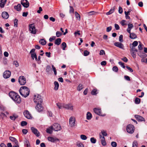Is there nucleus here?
I'll return each mask as SVG.
<instances>
[{
  "label": "nucleus",
  "instance_id": "nucleus-14",
  "mask_svg": "<svg viewBox=\"0 0 147 147\" xmlns=\"http://www.w3.org/2000/svg\"><path fill=\"white\" fill-rule=\"evenodd\" d=\"M31 129L32 133L34 134L37 137H38L40 136V134L36 128L33 127L31 128Z\"/></svg>",
  "mask_w": 147,
  "mask_h": 147
},
{
  "label": "nucleus",
  "instance_id": "nucleus-38",
  "mask_svg": "<svg viewBox=\"0 0 147 147\" xmlns=\"http://www.w3.org/2000/svg\"><path fill=\"white\" fill-rule=\"evenodd\" d=\"M75 16L76 18L78 20H80V16L76 11L75 12Z\"/></svg>",
  "mask_w": 147,
  "mask_h": 147
},
{
  "label": "nucleus",
  "instance_id": "nucleus-42",
  "mask_svg": "<svg viewBox=\"0 0 147 147\" xmlns=\"http://www.w3.org/2000/svg\"><path fill=\"white\" fill-rule=\"evenodd\" d=\"M83 88V86L81 84H80L77 87V90L78 91H80Z\"/></svg>",
  "mask_w": 147,
  "mask_h": 147
},
{
  "label": "nucleus",
  "instance_id": "nucleus-48",
  "mask_svg": "<svg viewBox=\"0 0 147 147\" xmlns=\"http://www.w3.org/2000/svg\"><path fill=\"white\" fill-rule=\"evenodd\" d=\"M120 23L122 26L127 25V23H126V21L124 20H122L120 22Z\"/></svg>",
  "mask_w": 147,
  "mask_h": 147
},
{
  "label": "nucleus",
  "instance_id": "nucleus-1",
  "mask_svg": "<svg viewBox=\"0 0 147 147\" xmlns=\"http://www.w3.org/2000/svg\"><path fill=\"white\" fill-rule=\"evenodd\" d=\"M30 92V90L28 88L25 86L21 87L19 90L20 94L24 98H26L29 95Z\"/></svg>",
  "mask_w": 147,
  "mask_h": 147
},
{
  "label": "nucleus",
  "instance_id": "nucleus-49",
  "mask_svg": "<svg viewBox=\"0 0 147 147\" xmlns=\"http://www.w3.org/2000/svg\"><path fill=\"white\" fill-rule=\"evenodd\" d=\"M140 102V99L138 98H136L135 100V102L136 104H139Z\"/></svg>",
  "mask_w": 147,
  "mask_h": 147
},
{
  "label": "nucleus",
  "instance_id": "nucleus-6",
  "mask_svg": "<svg viewBox=\"0 0 147 147\" xmlns=\"http://www.w3.org/2000/svg\"><path fill=\"white\" fill-rule=\"evenodd\" d=\"M134 126L131 124L129 125L127 127V132L130 134H132L134 131Z\"/></svg>",
  "mask_w": 147,
  "mask_h": 147
},
{
  "label": "nucleus",
  "instance_id": "nucleus-30",
  "mask_svg": "<svg viewBox=\"0 0 147 147\" xmlns=\"http://www.w3.org/2000/svg\"><path fill=\"white\" fill-rule=\"evenodd\" d=\"M54 84L55 85L54 89L55 90H57L59 86V85L58 82L57 81L54 82Z\"/></svg>",
  "mask_w": 147,
  "mask_h": 147
},
{
  "label": "nucleus",
  "instance_id": "nucleus-59",
  "mask_svg": "<svg viewBox=\"0 0 147 147\" xmlns=\"http://www.w3.org/2000/svg\"><path fill=\"white\" fill-rule=\"evenodd\" d=\"M133 46L136 47L138 45V42L137 41H134L132 44Z\"/></svg>",
  "mask_w": 147,
  "mask_h": 147
},
{
  "label": "nucleus",
  "instance_id": "nucleus-22",
  "mask_svg": "<svg viewBox=\"0 0 147 147\" xmlns=\"http://www.w3.org/2000/svg\"><path fill=\"white\" fill-rule=\"evenodd\" d=\"M2 16L3 18L7 19L9 17V15L7 12L4 11L2 13Z\"/></svg>",
  "mask_w": 147,
  "mask_h": 147
},
{
  "label": "nucleus",
  "instance_id": "nucleus-3",
  "mask_svg": "<svg viewBox=\"0 0 147 147\" xmlns=\"http://www.w3.org/2000/svg\"><path fill=\"white\" fill-rule=\"evenodd\" d=\"M9 96L16 102L20 103L21 102V99L18 94L14 92H11L9 93Z\"/></svg>",
  "mask_w": 147,
  "mask_h": 147
},
{
  "label": "nucleus",
  "instance_id": "nucleus-36",
  "mask_svg": "<svg viewBox=\"0 0 147 147\" xmlns=\"http://www.w3.org/2000/svg\"><path fill=\"white\" fill-rule=\"evenodd\" d=\"M115 7H113L111 9L110 11L106 13V15H109L111 13H112L115 10Z\"/></svg>",
  "mask_w": 147,
  "mask_h": 147
},
{
  "label": "nucleus",
  "instance_id": "nucleus-46",
  "mask_svg": "<svg viewBox=\"0 0 147 147\" xmlns=\"http://www.w3.org/2000/svg\"><path fill=\"white\" fill-rule=\"evenodd\" d=\"M80 138L82 140H85L87 138V137L85 135L83 134L80 135Z\"/></svg>",
  "mask_w": 147,
  "mask_h": 147
},
{
  "label": "nucleus",
  "instance_id": "nucleus-61",
  "mask_svg": "<svg viewBox=\"0 0 147 147\" xmlns=\"http://www.w3.org/2000/svg\"><path fill=\"white\" fill-rule=\"evenodd\" d=\"M123 35H121L119 36V41L120 42H122L123 41Z\"/></svg>",
  "mask_w": 147,
  "mask_h": 147
},
{
  "label": "nucleus",
  "instance_id": "nucleus-44",
  "mask_svg": "<svg viewBox=\"0 0 147 147\" xmlns=\"http://www.w3.org/2000/svg\"><path fill=\"white\" fill-rule=\"evenodd\" d=\"M18 117V116H15L14 115H13L12 116H10V118L11 119L13 120H15L16 118Z\"/></svg>",
  "mask_w": 147,
  "mask_h": 147
},
{
  "label": "nucleus",
  "instance_id": "nucleus-9",
  "mask_svg": "<svg viewBox=\"0 0 147 147\" xmlns=\"http://www.w3.org/2000/svg\"><path fill=\"white\" fill-rule=\"evenodd\" d=\"M94 112L96 114L102 116H105V114H102L101 112V110L100 109L96 108H94L93 109Z\"/></svg>",
  "mask_w": 147,
  "mask_h": 147
},
{
  "label": "nucleus",
  "instance_id": "nucleus-47",
  "mask_svg": "<svg viewBox=\"0 0 147 147\" xmlns=\"http://www.w3.org/2000/svg\"><path fill=\"white\" fill-rule=\"evenodd\" d=\"M52 68L54 72L55 75H56L57 74V72L56 69L55 67L53 65H52Z\"/></svg>",
  "mask_w": 147,
  "mask_h": 147
},
{
  "label": "nucleus",
  "instance_id": "nucleus-45",
  "mask_svg": "<svg viewBox=\"0 0 147 147\" xmlns=\"http://www.w3.org/2000/svg\"><path fill=\"white\" fill-rule=\"evenodd\" d=\"M97 90L95 89H94L93 90L91 91V93L92 95H95L97 94Z\"/></svg>",
  "mask_w": 147,
  "mask_h": 147
},
{
  "label": "nucleus",
  "instance_id": "nucleus-16",
  "mask_svg": "<svg viewBox=\"0 0 147 147\" xmlns=\"http://www.w3.org/2000/svg\"><path fill=\"white\" fill-rule=\"evenodd\" d=\"M41 103L36 104L37 105L35 107L36 109L38 112L42 111L43 109V107L41 105Z\"/></svg>",
  "mask_w": 147,
  "mask_h": 147
},
{
  "label": "nucleus",
  "instance_id": "nucleus-23",
  "mask_svg": "<svg viewBox=\"0 0 147 147\" xmlns=\"http://www.w3.org/2000/svg\"><path fill=\"white\" fill-rule=\"evenodd\" d=\"M128 28L127 31L129 33H130L131 29L134 27V26L132 24L129 23L128 24Z\"/></svg>",
  "mask_w": 147,
  "mask_h": 147
},
{
  "label": "nucleus",
  "instance_id": "nucleus-62",
  "mask_svg": "<svg viewBox=\"0 0 147 147\" xmlns=\"http://www.w3.org/2000/svg\"><path fill=\"white\" fill-rule=\"evenodd\" d=\"M139 42L140 43V44L138 46V49L141 50L142 49V44L140 42Z\"/></svg>",
  "mask_w": 147,
  "mask_h": 147
},
{
  "label": "nucleus",
  "instance_id": "nucleus-40",
  "mask_svg": "<svg viewBox=\"0 0 147 147\" xmlns=\"http://www.w3.org/2000/svg\"><path fill=\"white\" fill-rule=\"evenodd\" d=\"M62 48L63 50H65V48L66 47V44L65 42H63L62 43Z\"/></svg>",
  "mask_w": 147,
  "mask_h": 147
},
{
  "label": "nucleus",
  "instance_id": "nucleus-51",
  "mask_svg": "<svg viewBox=\"0 0 147 147\" xmlns=\"http://www.w3.org/2000/svg\"><path fill=\"white\" fill-rule=\"evenodd\" d=\"M62 33L60 32L57 31L56 32V35L57 37H59L62 35Z\"/></svg>",
  "mask_w": 147,
  "mask_h": 147
},
{
  "label": "nucleus",
  "instance_id": "nucleus-56",
  "mask_svg": "<svg viewBox=\"0 0 147 147\" xmlns=\"http://www.w3.org/2000/svg\"><path fill=\"white\" fill-rule=\"evenodd\" d=\"M132 147H137V143L136 141H134L133 142Z\"/></svg>",
  "mask_w": 147,
  "mask_h": 147
},
{
  "label": "nucleus",
  "instance_id": "nucleus-10",
  "mask_svg": "<svg viewBox=\"0 0 147 147\" xmlns=\"http://www.w3.org/2000/svg\"><path fill=\"white\" fill-rule=\"evenodd\" d=\"M63 108L68 110H73L74 108V106L71 103L64 104V105H63Z\"/></svg>",
  "mask_w": 147,
  "mask_h": 147
},
{
  "label": "nucleus",
  "instance_id": "nucleus-35",
  "mask_svg": "<svg viewBox=\"0 0 147 147\" xmlns=\"http://www.w3.org/2000/svg\"><path fill=\"white\" fill-rule=\"evenodd\" d=\"M92 117V114L90 112H88L86 114V118L88 120H89L91 119Z\"/></svg>",
  "mask_w": 147,
  "mask_h": 147
},
{
  "label": "nucleus",
  "instance_id": "nucleus-55",
  "mask_svg": "<svg viewBox=\"0 0 147 147\" xmlns=\"http://www.w3.org/2000/svg\"><path fill=\"white\" fill-rule=\"evenodd\" d=\"M89 52L86 50L84 52V56H87L89 54Z\"/></svg>",
  "mask_w": 147,
  "mask_h": 147
},
{
  "label": "nucleus",
  "instance_id": "nucleus-17",
  "mask_svg": "<svg viewBox=\"0 0 147 147\" xmlns=\"http://www.w3.org/2000/svg\"><path fill=\"white\" fill-rule=\"evenodd\" d=\"M47 139L48 141L52 142H54L57 141H59V139L56 137H48Z\"/></svg>",
  "mask_w": 147,
  "mask_h": 147
},
{
  "label": "nucleus",
  "instance_id": "nucleus-2",
  "mask_svg": "<svg viewBox=\"0 0 147 147\" xmlns=\"http://www.w3.org/2000/svg\"><path fill=\"white\" fill-rule=\"evenodd\" d=\"M9 96L16 102L20 103L21 102V99L18 94L14 92H11L9 93Z\"/></svg>",
  "mask_w": 147,
  "mask_h": 147
},
{
  "label": "nucleus",
  "instance_id": "nucleus-52",
  "mask_svg": "<svg viewBox=\"0 0 147 147\" xmlns=\"http://www.w3.org/2000/svg\"><path fill=\"white\" fill-rule=\"evenodd\" d=\"M27 122L25 121H22L21 123V125L22 126H24L27 125Z\"/></svg>",
  "mask_w": 147,
  "mask_h": 147
},
{
  "label": "nucleus",
  "instance_id": "nucleus-60",
  "mask_svg": "<svg viewBox=\"0 0 147 147\" xmlns=\"http://www.w3.org/2000/svg\"><path fill=\"white\" fill-rule=\"evenodd\" d=\"M95 12L93 11H90L89 12H88L87 13L88 15L89 16H91L92 15H93L95 14Z\"/></svg>",
  "mask_w": 147,
  "mask_h": 147
},
{
  "label": "nucleus",
  "instance_id": "nucleus-54",
  "mask_svg": "<svg viewBox=\"0 0 147 147\" xmlns=\"http://www.w3.org/2000/svg\"><path fill=\"white\" fill-rule=\"evenodd\" d=\"M113 71H115L117 72L118 70V67L116 66H114L112 68Z\"/></svg>",
  "mask_w": 147,
  "mask_h": 147
},
{
  "label": "nucleus",
  "instance_id": "nucleus-5",
  "mask_svg": "<svg viewBox=\"0 0 147 147\" xmlns=\"http://www.w3.org/2000/svg\"><path fill=\"white\" fill-rule=\"evenodd\" d=\"M34 100L36 104L42 103V97L38 94H37L34 96Z\"/></svg>",
  "mask_w": 147,
  "mask_h": 147
},
{
  "label": "nucleus",
  "instance_id": "nucleus-58",
  "mask_svg": "<svg viewBox=\"0 0 147 147\" xmlns=\"http://www.w3.org/2000/svg\"><path fill=\"white\" fill-rule=\"evenodd\" d=\"M119 64L121 65V67L123 68H125V66L124 65V63L121 61H119L118 63Z\"/></svg>",
  "mask_w": 147,
  "mask_h": 147
},
{
  "label": "nucleus",
  "instance_id": "nucleus-37",
  "mask_svg": "<svg viewBox=\"0 0 147 147\" xmlns=\"http://www.w3.org/2000/svg\"><path fill=\"white\" fill-rule=\"evenodd\" d=\"M103 146H105L106 145V143L105 141V137H103L102 139L100 140Z\"/></svg>",
  "mask_w": 147,
  "mask_h": 147
},
{
  "label": "nucleus",
  "instance_id": "nucleus-24",
  "mask_svg": "<svg viewBox=\"0 0 147 147\" xmlns=\"http://www.w3.org/2000/svg\"><path fill=\"white\" fill-rule=\"evenodd\" d=\"M46 71L47 72L50 74L52 71L51 67L50 65H47L46 67Z\"/></svg>",
  "mask_w": 147,
  "mask_h": 147
},
{
  "label": "nucleus",
  "instance_id": "nucleus-53",
  "mask_svg": "<svg viewBox=\"0 0 147 147\" xmlns=\"http://www.w3.org/2000/svg\"><path fill=\"white\" fill-rule=\"evenodd\" d=\"M77 145L78 147H84L83 144L81 142L78 143Z\"/></svg>",
  "mask_w": 147,
  "mask_h": 147
},
{
  "label": "nucleus",
  "instance_id": "nucleus-39",
  "mask_svg": "<svg viewBox=\"0 0 147 147\" xmlns=\"http://www.w3.org/2000/svg\"><path fill=\"white\" fill-rule=\"evenodd\" d=\"M131 53L132 57L134 58H135L136 57V51H130Z\"/></svg>",
  "mask_w": 147,
  "mask_h": 147
},
{
  "label": "nucleus",
  "instance_id": "nucleus-50",
  "mask_svg": "<svg viewBox=\"0 0 147 147\" xmlns=\"http://www.w3.org/2000/svg\"><path fill=\"white\" fill-rule=\"evenodd\" d=\"M111 144L113 147H116L117 146V144L115 142H112Z\"/></svg>",
  "mask_w": 147,
  "mask_h": 147
},
{
  "label": "nucleus",
  "instance_id": "nucleus-28",
  "mask_svg": "<svg viewBox=\"0 0 147 147\" xmlns=\"http://www.w3.org/2000/svg\"><path fill=\"white\" fill-rule=\"evenodd\" d=\"M7 1L6 0H1L0 3V7L3 8Z\"/></svg>",
  "mask_w": 147,
  "mask_h": 147
},
{
  "label": "nucleus",
  "instance_id": "nucleus-11",
  "mask_svg": "<svg viewBox=\"0 0 147 147\" xmlns=\"http://www.w3.org/2000/svg\"><path fill=\"white\" fill-rule=\"evenodd\" d=\"M11 75V72L9 70L5 71L3 74V76L5 79L9 78Z\"/></svg>",
  "mask_w": 147,
  "mask_h": 147
},
{
  "label": "nucleus",
  "instance_id": "nucleus-34",
  "mask_svg": "<svg viewBox=\"0 0 147 147\" xmlns=\"http://www.w3.org/2000/svg\"><path fill=\"white\" fill-rule=\"evenodd\" d=\"M24 146L26 147H30L29 141L26 140L24 141Z\"/></svg>",
  "mask_w": 147,
  "mask_h": 147
},
{
  "label": "nucleus",
  "instance_id": "nucleus-32",
  "mask_svg": "<svg viewBox=\"0 0 147 147\" xmlns=\"http://www.w3.org/2000/svg\"><path fill=\"white\" fill-rule=\"evenodd\" d=\"M56 105L59 109H61L63 108L64 103L58 102L56 104Z\"/></svg>",
  "mask_w": 147,
  "mask_h": 147
},
{
  "label": "nucleus",
  "instance_id": "nucleus-20",
  "mask_svg": "<svg viewBox=\"0 0 147 147\" xmlns=\"http://www.w3.org/2000/svg\"><path fill=\"white\" fill-rule=\"evenodd\" d=\"M134 117L138 121H145L144 119L142 116L138 115H135Z\"/></svg>",
  "mask_w": 147,
  "mask_h": 147
},
{
  "label": "nucleus",
  "instance_id": "nucleus-27",
  "mask_svg": "<svg viewBox=\"0 0 147 147\" xmlns=\"http://www.w3.org/2000/svg\"><path fill=\"white\" fill-rule=\"evenodd\" d=\"M129 37L132 39H134L137 38L136 35L134 33H131L130 32Z\"/></svg>",
  "mask_w": 147,
  "mask_h": 147
},
{
  "label": "nucleus",
  "instance_id": "nucleus-57",
  "mask_svg": "<svg viewBox=\"0 0 147 147\" xmlns=\"http://www.w3.org/2000/svg\"><path fill=\"white\" fill-rule=\"evenodd\" d=\"M18 20L16 19H15L14 22V26L16 27H17L18 26Z\"/></svg>",
  "mask_w": 147,
  "mask_h": 147
},
{
  "label": "nucleus",
  "instance_id": "nucleus-33",
  "mask_svg": "<svg viewBox=\"0 0 147 147\" xmlns=\"http://www.w3.org/2000/svg\"><path fill=\"white\" fill-rule=\"evenodd\" d=\"M21 5L20 4H18L17 5L14 6V8L17 11H19L21 10Z\"/></svg>",
  "mask_w": 147,
  "mask_h": 147
},
{
  "label": "nucleus",
  "instance_id": "nucleus-64",
  "mask_svg": "<svg viewBox=\"0 0 147 147\" xmlns=\"http://www.w3.org/2000/svg\"><path fill=\"white\" fill-rule=\"evenodd\" d=\"M112 29V27L111 26H110L108 27L107 28L106 31L107 32H109Z\"/></svg>",
  "mask_w": 147,
  "mask_h": 147
},
{
  "label": "nucleus",
  "instance_id": "nucleus-8",
  "mask_svg": "<svg viewBox=\"0 0 147 147\" xmlns=\"http://www.w3.org/2000/svg\"><path fill=\"white\" fill-rule=\"evenodd\" d=\"M18 82L21 85H24L26 82V79L24 76H21L19 78Z\"/></svg>",
  "mask_w": 147,
  "mask_h": 147
},
{
  "label": "nucleus",
  "instance_id": "nucleus-43",
  "mask_svg": "<svg viewBox=\"0 0 147 147\" xmlns=\"http://www.w3.org/2000/svg\"><path fill=\"white\" fill-rule=\"evenodd\" d=\"M90 141L93 144H95L96 142V140L94 137H92L90 138Z\"/></svg>",
  "mask_w": 147,
  "mask_h": 147
},
{
  "label": "nucleus",
  "instance_id": "nucleus-7",
  "mask_svg": "<svg viewBox=\"0 0 147 147\" xmlns=\"http://www.w3.org/2000/svg\"><path fill=\"white\" fill-rule=\"evenodd\" d=\"M29 31L30 33L32 34H35L36 31L35 27L34 24H30L29 25Z\"/></svg>",
  "mask_w": 147,
  "mask_h": 147
},
{
  "label": "nucleus",
  "instance_id": "nucleus-19",
  "mask_svg": "<svg viewBox=\"0 0 147 147\" xmlns=\"http://www.w3.org/2000/svg\"><path fill=\"white\" fill-rule=\"evenodd\" d=\"M24 114L25 117L28 119H30L32 118L31 114H30L29 111L27 110L24 112Z\"/></svg>",
  "mask_w": 147,
  "mask_h": 147
},
{
  "label": "nucleus",
  "instance_id": "nucleus-18",
  "mask_svg": "<svg viewBox=\"0 0 147 147\" xmlns=\"http://www.w3.org/2000/svg\"><path fill=\"white\" fill-rule=\"evenodd\" d=\"M114 45L117 47L122 49H124V45L121 42H116L114 43Z\"/></svg>",
  "mask_w": 147,
  "mask_h": 147
},
{
  "label": "nucleus",
  "instance_id": "nucleus-25",
  "mask_svg": "<svg viewBox=\"0 0 147 147\" xmlns=\"http://www.w3.org/2000/svg\"><path fill=\"white\" fill-rule=\"evenodd\" d=\"M53 126H51L47 129L46 132L48 133L51 134L53 132Z\"/></svg>",
  "mask_w": 147,
  "mask_h": 147
},
{
  "label": "nucleus",
  "instance_id": "nucleus-4",
  "mask_svg": "<svg viewBox=\"0 0 147 147\" xmlns=\"http://www.w3.org/2000/svg\"><path fill=\"white\" fill-rule=\"evenodd\" d=\"M9 96L16 102L20 103L21 102V99L18 94L14 92H11L9 93Z\"/></svg>",
  "mask_w": 147,
  "mask_h": 147
},
{
  "label": "nucleus",
  "instance_id": "nucleus-15",
  "mask_svg": "<svg viewBox=\"0 0 147 147\" xmlns=\"http://www.w3.org/2000/svg\"><path fill=\"white\" fill-rule=\"evenodd\" d=\"M21 3L25 7L27 8L29 6V3L27 0H21Z\"/></svg>",
  "mask_w": 147,
  "mask_h": 147
},
{
  "label": "nucleus",
  "instance_id": "nucleus-21",
  "mask_svg": "<svg viewBox=\"0 0 147 147\" xmlns=\"http://www.w3.org/2000/svg\"><path fill=\"white\" fill-rule=\"evenodd\" d=\"M140 57H142V58L141 59V61L142 62L146 63L147 62V59L144 57H146V55L144 53L143 54V55H139Z\"/></svg>",
  "mask_w": 147,
  "mask_h": 147
},
{
  "label": "nucleus",
  "instance_id": "nucleus-63",
  "mask_svg": "<svg viewBox=\"0 0 147 147\" xmlns=\"http://www.w3.org/2000/svg\"><path fill=\"white\" fill-rule=\"evenodd\" d=\"M69 12L70 13H73L74 12V9L73 7L71 6H70Z\"/></svg>",
  "mask_w": 147,
  "mask_h": 147
},
{
  "label": "nucleus",
  "instance_id": "nucleus-31",
  "mask_svg": "<svg viewBox=\"0 0 147 147\" xmlns=\"http://www.w3.org/2000/svg\"><path fill=\"white\" fill-rule=\"evenodd\" d=\"M61 39L60 38H57L55 42V44L58 45H59L61 43Z\"/></svg>",
  "mask_w": 147,
  "mask_h": 147
},
{
  "label": "nucleus",
  "instance_id": "nucleus-26",
  "mask_svg": "<svg viewBox=\"0 0 147 147\" xmlns=\"http://www.w3.org/2000/svg\"><path fill=\"white\" fill-rule=\"evenodd\" d=\"M9 139L11 141L13 142L16 145H17L18 144V142L17 140L14 138L12 137H10Z\"/></svg>",
  "mask_w": 147,
  "mask_h": 147
},
{
  "label": "nucleus",
  "instance_id": "nucleus-12",
  "mask_svg": "<svg viewBox=\"0 0 147 147\" xmlns=\"http://www.w3.org/2000/svg\"><path fill=\"white\" fill-rule=\"evenodd\" d=\"M53 130L55 131H58L61 129L60 125L57 123H55L53 124Z\"/></svg>",
  "mask_w": 147,
  "mask_h": 147
},
{
  "label": "nucleus",
  "instance_id": "nucleus-13",
  "mask_svg": "<svg viewBox=\"0 0 147 147\" xmlns=\"http://www.w3.org/2000/svg\"><path fill=\"white\" fill-rule=\"evenodd\" d=\"M75 119L74 117H72L69 119V124L71 127H73L75 126Z\"/></svg>",
  "mask_w": 147,
  "mask_h": 147
},
{
  "label": "nucleus",
  "instance_id": "nucleus-29",
  "mask_svg": "<svg viewBox=\"0 0 147 147\" xmlns=\"http://www.w3.org/2000/svg\"><path fill=\"white\" fill-rule=\"evenodd\" d=\"M39 42L42 45H44L46 44V42L45 40L44 39H40L39 41Z\"/></svg>",
  "mask_w": 147,
  "mask_h": 147
},
{
  "label": "nucleus",
  "instance_id": "nucleus-41",
  "mask_svg": "<svg viewBox=\"0 0 147 147\" xmlns=\"http://www.w3.org/2000/svg\"><path fill=\"white\" fill-rule=\"evenodd\" d=\"M101 133L103 135V136L104 137L107 136V133L106 131L104 130H102L101 131Z\"/></svg>",
  "mask_w": 147,
  "mask_h": 147
}]
</instances>
